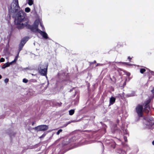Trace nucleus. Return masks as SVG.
Segmentation results:
<instances>
[{
  "mask_svg": "<svg viewBox=\"0 0 154 154\" xmlns=\"http://www.w3.org/2000/svg\"><path fill=\"white\" fill-rule=\"evenodd\" d=\"M74 113V110L73 109L70 110L69 111V114L70 115H72Z\"/></svg>",
  "mask_w": 154,
  "mask_h": 154,
  "instance_id": "obj_21",
  "label": "nucleus"
},
{
  "mask_svg": "<svg viewBox=\"0 0 154 154\" xmlns=\"http://www.w3.org/2000/svg\"><path fill=\"white\" fill-rule=\"evenodd\" d=\"M9 81V79H6L4 80V82L5 83H7Z\"/></svg>",
  "mask_w": 154,
  "mask_h": 154,
  "instance_id": "obj_27",
  "label": "nucleus"
},
{
  "mask_svg": "<svg viewBox=\"0 0 154 154\" xmlns=\"http://www.w3.org/2000/svg\"><path fill=\"white\" fill-rule=\"evenodd\" d=\"M128 59H129V61L130 62H131V60L132 59V58L130 56H128Z\"/></svg>",
  "mask_w": 154,
  "mask_h": 154,
  "instance_id": "obj_31",
  "label": "nucleus"
},
{
  "mask_svg": "<svg viewBox=\"0 0 154 154\" xmlns=\"http://www.w3.org/2000/svg\"><path fill=\"white\" fill-rule=\"evenodd\" d=\"M48 126L46 125H42L36 127L34 128V129L37 131H45L48 129Z\"/></svg>",
  "mask_w": 154,
  "mask_h": 154,
  "instance_id": "obj_7",
  "label": "nucleus"
},
{
  "mask_svg": "<svg viewBox=\"0 0 154 154\" xmlns=\"http://www.w3.org/2000/svg\"><path fill=\"white\" fill-rule=\"evenodd\" d=\"M115 100V99L114 97H111L110 100V104H113Z\"/></svg>",
  "mask_w": 154,
  "mask_h": 154,
  "instance_id": "obj_17",
  "label": "nucleus"
},
{
  "mask_svg": "<svg viewBox=\"0 0 154 154\" xmlns=\"http://www.w3.org/2000/svg\"><path fill=\"white\" fill-rule=\"evenodd\" d=\"M62 131V129H60L57 132V134L59 135L60 132H61Z\"/></svg>",
  "mask_w": 154,
  "mask_h": 154,
  "instance_id": "obj_26",
  "label": "nucleus"
},
{
  "mask_svg": "<svg viewBox=\"0 0 154 154\" xmlns=\"http://www.w3.org/2000/svg\"><path fill=\"white\" fill-rule=\"evenodd\" d=\"M0 61L1 62H3L5 61V59L3 58H2L0 59Z\"/></svg>",
  "mask_w": 154,
  "mask_h": 154,
  "instance_id": "obj_30",
  "label": "nucleus"
},
{
  "mask_svg": "<svg viewBox=\"0 0 154 154\" xmlns=\"http://www.w3.org/2000/svg\"><path fill=\"white\" fill-rule=\"evenodd\" d=\"M135 92L134 91H132L131 93L130 94H128L126 95V97H131L135 96Z\"/></svg>",
  "mask_w": 154,
  "mask_h": 154,
  "instance_id": "obj_16",
  "label": "nucleus"
},
{
  "mask_svg": "<svg viewBox=\"0 0 154 154\" xmlns=\"http://www.w3.org/2000/svg\"><path fill=\"white\" fill-rule=\"evenodd\" d=\"M117 79L116 78V81H117Z\"/></svg>",
  "mask_w": 154,
  "mask_h": 154,
  "instance_id": "obj_39",
  "label": "nucleus"
},
{
  "mask_svg": "<svg viewBox=\"0 0 154 154\" xmlns=\"http://www.w3.org/2000/svg\"><path fill=\"white\" fill-rule=\"evenodd\" d=\"M146 71V70L145 69L141 68L140 70V72L142 74H143Z\"/></svg>",
  "mask_w": 154,
  "mask_h": 154,
  "instance_id": "obj_22",
  "label": "nucleus"
},
{
  "mask_svg": "<svg viewBox=\"0 0 154 154\" xmlns=\"http://www.w3.org/2000/svg\"><path fill=\"white\" fill-rule=\"evenodd\" d=\"M123 94L124 92H122V94H118L117 96H116V98H118L120 100H121L120 99L123 100L124 98Z\"/></svg>",
  "mask_w": 154,
  "mask_h": 154,
  "instance_id": "obj_13",
  "label": "nucleus"
},
{
  "mask_svg": "<svg viewBox=\"0 0 154 154\" xmlns=\"http://www.w3.org/2000/svg\"><path fill=\"white\" fill-rule=\"evenodd\" d=\"M118 112L119 114H120L122 112V111L121 110L120 112L118 111Z\"/></svg>",
  "mask_w": 154,
  "mask_h": 154,
  "instance_id": "obj_34",
  "label": "nucleus"
},
{
  "mask_svg": "<svg viewBox=\"0 0 154 154\" xmlns=\"http://www.w3.org/2000/svg\"><path fill=\"white\" fill-rule=\"evenodd\" d=\"M152 145H154V140L152 141Z\"/></svg>",
  "mask_w": 154,
  "mask_h": 154,
  "instance_id": "obj_35",
  "label": "nucleus"
},
{
  "mask_svg": "<svg viewBox=\"0 0 154 154\" xmlns=\"http://www.w3.org/2000/svg\"><path fill=\"white\" fill-rule=\"evenodd\" d=\"M9 11L11 13H16L14 22L18 28L21 29L28 25V21L25 20L26 14L23 11L20 10L18 0H14L11 4Z\"/></svg>",
  "mask_w": 154,
  "mask_h": 154,
  "instance_id": "obj_1",
  "label": "nucleus"
},
{
  "mask_svg": "<svg viewBox=\"0 0 154 154\" xmlns=\"http://www.w3.org/2000/svg\"><path fill=\"white\" fill-rule=\"evenodd\" d=\"M23 81L24 83H26L28 82V80H27L25 79H23Z\"/></svg>",
  "mask_w": 154,
  "mask_h": 154,
  "instance_id": "obj_25",
  "label": "nucleus"
},
{
  "mask_svg": "<svg viewBox=\"0 0 154 154\" xmlns=\"http://www.w3.org/2000/svg\"><path fill=\"white\" fill-rule=\"evenodd\" d=\"M116 152L119 154H126L125 151L122 149H118Z\"/></svg>",
  "mask_w": 154,
  "mask_h": 154,
  "instance_id": "obj_15",
  "label": "nucleus"
},
{
  "mask_svg": "<svg viewBox=\"0 0 154 154\" xmlns=\"http://www.w3.org/2000/svg\"><path fill=\"white\" fill-rule=\"evenodd\" d=\"M143 124L146 125V128L149 129V128H152V125L154 124V118L151 116L145 117L144 118Z\"/></svg>",
  "mask_w": 154,
  "mask_h": 154,
  "instance_id": "obj_4",
  "label": "nucleus"
},
{
  "mask_svg": "<svg viewBox=\"0 0 154 154\" xmlns=\"http://www.w3.org/2000/svg\"><path fill=\"white\" fill-rule=\"evenodd\" d=\"M116 64L117 65H123L125 66H131L133 65H134V64H131V63H129L128 62H116Z\"/></svg>",
  "mask_w": 154,
  "mask_h": 154,
  "instance_id": "obj_10",
  "label": "nucleus"
},
{
  "mask_svg": "<svg viewBox=\"0 0 154 154\" xmlns=\"http://www.w3.org/2000/svg\"><path fill=\"white\" fill-rule=\"evenodd\" d=\"M150 102L151 99H149L148 100L145 101L144 102L145 106H149V104Z\"/></svg>",
  "mask_w": 154,
  "mask_h": 154,
  "instance_id": "obj_18",
  "label": "nucleus"
},
{
  "mask_svg": "<svg viewBox=\"0 0 154 154\" xmlns=\"http://www.w3.org/2000/svg\"><path fill=\"white\" fill-rule=\"evenodd\" d=\"M17 59V57H16L15 59L13 61L11 62L10 63H5L2 66V69H5V68L8 67L11 64L13 63L16 61Z\"/></svg>",
  "mask_w": 154,
  "mask_h": 154,
  "instance_id": "obj_12",
  "label": "nucleus"
},
{
  "mask_svg": "<svg viewBox=\"0 0 154 154\" xmlns=\"http://www.w3.org/2000/svg\"><path fill=\"white\" fill-rule=\"evenodd\" d=\"M151 77L150 76H149V77H148V78H149V79L150 78H151Z\"/></svg>",
  "mask_w": 154,
  "mask_h": 154,
  "instance_id": "obj_36",
  "label": "nucleus"
},
{
  "mask_svg": "<svg viewBox=\"0 0 154 154\" xmlns=\"http://www.w3.org/2000/svg\"><path fill=\"white\" fill-rule=\"evenodd\" d=\"M41 21L39 19H38L35 20V21L33 27H32V30L33 32H38L36 29H38V26L39 23H40Z\"/></svg>",
  "mask_w": 154,
  "mask_h": 154,
  "instance_id": "obj_8",
  "label": "nucleus"
},
{
  "mask_svg": "<svg viewBox=\"0 0 154 154\" xmlns=\"http://www.w3.org/2000/svg\"><path fill=\"white\" fill-rule=\"evenodd\" d=\"M143 107L142 105L138 104L136 108V111L138 116L140 117H142L143 115Z\"/></svg>",
  "mask_w": 154,
  "mask_h": 154,
  "instance_id": "obj_6",
  "label": "nucleus"
},
{
  "mask_svg": "<svg viewBox=\"0 0 154 154\" xmlns=\"http://www.w3.org/2000/svg\"><path fill=\"white\" fill-rule=\"evenodd\" d=\"M28 4L29 5H32L33 3V0H28Z\"/></svg>",
  "mask_w": 154,
  "mask_h": 154,
  "instance_id": "obj_20",
  "label": "nucleus"
},
{
  "mask_svg": "<svg viewBox=\"0 0 154 154\" xmlns=\"http://www.w3.org/2000/svg\"><path fill=\"white\" fill-rule=\"evenodd\" d=\"M46 135V134L44 133V134L42 136H41V137H40V138H43Z\"/></svg>",
  "mask_w": 154,
  "mask_h": 154,
  "instance_id": "obj_29",
  "label": "nucleus"
},
{
  "mask_svg": "<svg viewBox=\"0 0 154 154\" xmlns=\"http://www.w3.org/2000/svg\"><path fill=\"white\" fill-rule=\"evenodd\" d=\"M123 44L121 42H118L117 44V46L118 48H120L122 46Z\"/></svg>",
  "mask_w": 154,
  "mask_h": 154,
  "instance_id": "obj_19",
  "label": "nucleus"
},
{
  "mask_svg": "<svg viewBox=\"0 0 154 154\" xmlns=\"http://www.w3.org/2000/svg\"><path fill=\"white\" fill-rule=\"evenodd\" d=\"M151 92L153 94L154 93V87L151 90Z\"/></svg>",
  "mask_w": 154,
  "mask_h": 154,
  "instance_id": "obj_33",
  "label": "nucleus"
},
{
  "mask_svg": "<svg viewBox=\"0 0 154 154\" xmlns=\"http://www.w3.org/2000/svg\"><path fill=\"white\" fill-rule=\"evenodd\" d=\"M67 124H66V125H64V126H65V127L66 126H67Z\"/></svg>",
  "mask_w": 154,
  "mask_h": 154,
  "instance_id": "obj_38",
  "label": "nucleus"
},
{
  "mask_svg": "<svg viewBox=\"0 0 154 154\" xmlns=\"http://www.w3.org/2000/svg\"><path fill=\"white\" fill-rule=\"evenodd\" d=\"M37 31L38 32H38L45 39H47L48 37V36L47 34L45 32H42L39 29H37Z\"/></svg>",
  "mask_w": 154,
  "mask_h": 154,
  "instance_id": "obj_11",
  "label": "nucleus"
},
{
  "mask_svg": "<svg viewBox=\"0 0 154 154\" xmlns=\"http://www.w3.org/2000/svg\"><path fill=\"white\" fill-rule=\"evenodd\" d=\"M117 70L119 76L117 77V81H119L117 83V87L119 89L123 90L124 87L126 85V81L127 79L123 80L122 79V75L125 74L128 77L130 76L131 74L129 72H127L121 69L118 68Z\"/></svg>",
  "mask_w": 154,
  "mask_h": 154,
  "instance_id": "obj_3",
  "label": "nucleus"
},
{
  "mask_svg": "<svg viewBox=\"0 0 154 154\" xmlns=\"http://www.w3.org/2000/svg\"><path fill=\"white\" fill-rule=\"evenodd\" d=\"M48 66V64L47 63L44 64H41L40 65L38 70L40 74L43 75H46Z\"/></svg>",
  "mask_w": 154,
  "mask_h": 154,
  "instance_id": "obj_5",
  "label": "nucleus"
},
{
  "mask_svg": "<svg viewBox=\"0 0 154 154\" xmlns=\"http://www.w3.org/2000/svg\"><path fill=\"white\" fill-rule=\"evenodd\" d=\"M146 69L147 70L149 71V72H150V73H151V74L152 75H154V71H151L149 69H148L147 68H146Z\"/></svg>",
  "mask_w": 154,
  "mask_h": 154,
  "instance_id": "obj_24",
  "label": "nucleus"
},
{
  "mask_svg": "<svg viewBox=\"0 0 154 154\" xmlns=\"http://www.w3.org/2000/svg\"><path fill=\"white\" fill-rule=\"evenodd\" d=\"M152 128H149V129L151 130L154 129V124H153V125H152Z\"/></svg>",
  "mask_w": 154,
  "mask_h": 154,
  "instance_id": "obj_32",
  "label": "nucleus"
},
{
  "mask_svg": "<svg viewBox=\"0 0 154 154\" xmlns=\"http://www.w3.org/2000/svg\"><path fill=\"white\" fill-rule=\"evenodd\" d=\"M25 10L26 12L29 13L30 11V9L29 8L27 7L25 8Z\"/></svg>",
  "mask_w": 154,
  "mask_h": 154,
  "instance_id": "obj_23",
  "label": "nucleus"
},
{
  "mask_svg": "<svg viewBox=\"0 0 154 154\" xmlns=\"http://www.w3.org/2000/svg\"><path fill=\"white\" fill-rule=\"evenodd\" d=\"M119 119L117 120L116 121V134L117 136L119 135L120 137L119 138L116 137V145H122V147L126 148L127 150H129L130 148L128 145L124 143L122 141V139H124L125 142L127 141V136H128V134L127 129H125L122 125V126H119L121 129L123 131V134L120 129H118L117 128L118 126L119 125Z\"/></svg>",
  "mask_w": 154,
  "mask_h": 154,
  "instance_id": "obj_2",
  "label": "nucleus"
},
{
  "mask_svg": "<svg viewBox=\"0 0 154 154\" xmlns=\"http://www.w3.org/2000/svg\"><path fill=\"white\" fill-rule=\"evenodd\" d=\"M40 26H41L42 28V29L43 30H44V27L42 25V23L41 22H40Z\"/></svg>",
  "mask_w": 154,
  "mask_h": 154,
  "instance_id": "obj_28",
  "label": "nucleus"
},
{
  "mask_svg": "<svg viewBox=\"0 0 154 154\" xmlns=\"http://www.w3.org/2000/svg\"><path fill=\"white\" fill-rule=\"evenodd\" d=\"M150 110V107L149 106H144V111L146 113H149Z\"/></svg>",
  "mask_w": 154,
  "mask_h": 154,
  "instance_id": "obj_14",
  "label": "nucleus"
},
{
  "mask_svg": "<svg viewBox=\"0 0 154 154\" xmlns=\"http://www.w3.org/2000/svg\"><path fill=\"white\" fill-rule=\"evenodd\" d=\"M28 40V39L27 38H25L22 40L20 42L19 45V51L21 50L24 45L26 43V42Z\"/></svg>",
  "mask_w": 154,
  "mask_h": 154,
  "instance_id": "obj_9",
  "label": "nucleus"
},
{
  "mask_svg": "<svg viewBox=\"0 0 154 154\" xmlns=\"http://www.w3.org/2000/svg\"><path fill=\"white\" fill-rule=\"evenodd\" d=\"M2 78V75H0V79H1Z\"/></svg>",
  "mask_w": 154,
  "mask_h": 154,
  "instance_id": "obj_37",
  "label": "nucleus"
}]
</instances>
